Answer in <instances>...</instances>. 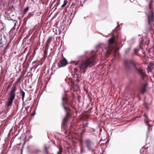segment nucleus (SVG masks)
<instances>
[{"mask_svg": "<svg viewBox=\"0 0 154 154\" xmlns=\"http://www.w3.org/2000/svg\"><path fill=\"white\" fill-rule=\"evenodd\" d=\"M9 88H8L7 87V90L8 91Z\"/></svg>", "mask_w": 154, "mask_h": 154, "instance_id": "35", "label": "nucleus"}, {"mask_svg": "<svg viewBox=\"0 0 154 154\" xmlns=\"http://www.w3.org/2000/svg\"><path fill=\"white\" fill-rule=\"evenodd\" d=\"M8 46H6V48H7L8 47Z\"/></svg>", "mask_w": 154, "mask_h": 154, "instance_id": "39", "label": "nucleus"}, {"mask_svg": "<svg viewBox=\"0 0 154 154\" xmlns=\"http://www.w3.org/2000/svg\"><path fill=\"white\" fill-rule=\"evenodd\" d=\"M123 65L125 69L130 70L133 68L134 71L139 73L142 79H143L145 75V73L143 70L141 69L140 66L134 60H125L124 61Z\"/></svg>", "mask_w": 154, "mask_h": 154, "instance_id": "2", "label": "nucleus"}, {"mask_svg": "<svg viewBox=\"0 0 154 154\" xmlns=\"http://www.w3.org/2000/svg\"><path fill=\"white\" fill-rule=\"evenodd\" d=\"M2 47V46L0 47V48Z\"/></svg>", "mask_w": 154, "mask_h": 154, "instance_id": "40", "label": "nucleus"}, {"mask_svg": "<svg viewBox=\"0 0 154 154\" xmlns=\"http://www.w3.org/2000/svg\"><path fill=\"white\" fill-rule=\"evenodd\" d=\"M62 106L63 108L65 105H68V106H72V101H69V98L67 97L65 94L62 97Z\"/></svg>", "mask_w": 154, "mask_h": 154, "instance_id": "5", "label": "nucleus"}, {"mask_svg": "<svg viewBox=\"0 0 154 154\" xmlns=\"http://www.w3.org/2000/svg\"><path fill=\"white\" fill-rule=\"evenodd\" d=\"M11 86V84H10V85H9L8 86V88H10Z\"/></svg>", "mask_w": 154, "mask_h": 154, "instance_id": "32", "label": "nucleus"}, {"mask_svg": "<svg viewBox=\"0 0 154 154\" xmlns=\"http://www.w3.org/2000/svg\"><path fill=\"white\" fill-rule=\"evenodd\" d=\"M68 64L67 60L64 57L60 60L57 63L58 66L59 68L63 67Z\"/></svg>", "mask_w": 154, "mask_h": 154, "instance_id": "8", "label": "nucleus"}, {"mask_svg": "<svg viewBox=\"0 0 154 154\" xmlns=\"http://www.w3.org/2000/svg\"><path fill=\"white\" fill-rule=\"evenodd\" d=\"M85 145L87 148L88 150H91L92 149V143L91 141L88 139H86L85 140Z\"/></svg>", "mask_w": 154, "mask_h": 154, "instance_id": "9", "label": "nucleus"}, {"mask_svg": "<svg viewBox=\"0 0 154 154\" xmlns=\"http://www.w3.org/2000/svg\"><path fill=\"white\" fill-rule=\"evenodd\" d=\"M69 119V118L65 116L62 121L61 128L65 131L67 130L68 129L67 124Z\"/></svg>", "mask_w": 154, "mask_h": 154, "instance_id": "6", "label": "nucleus"}, {"mask_svg": "<svg viewBox=\"0 0 154 154\" xmlns=\"http://www.w3.org/2000/svg\"><path fill=\"white\" fill-rule=\"evenodd\" d=\"M111 51L109 50H108L106 52V56L108 57L109 55L111 54Z\"/></svg>", "mask_w": 154, "mask_h": 154, "instance_id": "22", "label": "nucleus"}, {"mask_svg": "<svg viewBox=\"0 0 154 154\" xmlns=\"http://www.w3.org/2000/svg\"><path fill=\"white\" fill-rule=\"evenodd\" d=\"M82 149H81V153H82Z\"/></svg>", "mask_w": 154, "mask_h": 154, "instance_id": "36", "label": "nucleus"}, {"mask_svg": "<svg viewBox=\"0 0 154 154\" xmlns=\"http://www.w3.org/2000/svg\"><path fill=\"white\" fill-rule=\"evenodd\" d=\"M62 153V149H59V150L57 154H61Z\"/></svg>", "mask_w": 154, "mask_h": 154, "instance_id": "28", "label": "nucleus"}, {"mask_svg": "<svg viewBox=\"0 0 154 154\" xmlns=\"http://www.w3.org/2000/svg\"><path fill=\"white\" fill-rule=\"evenodd\" d=\"M52 40V36H50L48 38L45 44V46H46V48H48L49 47L48 45L51 42Z\"/></svg>", "mask_w": 154, "mask_h": 154, "instance_id": "11", "label": "nucleus"}, {"mask_svg": "<svg viewBox=\"0 0 154 154\" xmlns=\"http://www.w3.org/2000/svg\"><path fill=\"white\" fill-rule=\"evenodd\" d=\"M68 2L67 0H65L64 1L63 4L61 6V7L63 8L67 4Z\"/></svg>", "mask_w": 154, "mask_h": 154, "instance_id": "18", "label": "nucleus"}, {"mask_svg": "<svg viewBox=\"0 0 154 154\" xmlns=\"http://www.w3.org/2000/svg\"><path fill=\"white\" fill-rule=\"evenodd\" d=\"M115 38L114 36L112 35V36L109 39V45H112L115 42Z\"/></svg>", "mask_w": 154, "mask_h": 154, "instance_id": "13", "label": "nucleus"}, {"mask_svg": "<svg viewBox=\"0 0 154 154\" xmlns=\"http://www.w3.org/2000/svg\"><path fill=\"white\" fill-rule=\"evenodd\" d=\"M88 123H86L85 124H83L82 125V127L83 128H85L88 127Z\"/></svg>", "mask_w": 154, "mask_h": 154, "instance_id": "24", "label": "nucleus"}, {"mask_svg": "<svg viewBox=\"0 0 154 154\" xmlns=\"http://www.w3.org/2000/svg\"><path fill=\"white\" fill-rule=\"evenodd\" d=\"M29 8L28 7H27L24 10L23 13L24 14H25L26 13L27 11L28 10Z\"/></svg>", "mask_w": 154, "mask_h": 154, "instance_id": "23", "label": "nucleus"}, {"mask_svg": "<svg viewBox=\"0 0 154 154\" xmlns=\"http://www.w3.org/2000/svg\"><path fill=\"white\" fill-rule=\"evenodd\" d=\"M134 54H137L138 53V51L137 50V49L136 48H135L134 50Z\"/></svg>", "mask_w": 154, "mask_h": 154, "instance_id": "26", "label": "nucleus"}, {"mask_svg": "<svg viewBox=\"0 0 154 154\" xmlns=\"http://www.w3.org/2000/svg\"><path fill=\"white\" fill-rule=\"evenodd\" d=\"M152 0H151L149 5V11L146 12L145 13L147 16V22L148 24L149 27L147 29L151 30L152 24L154 23V13L152 10Z\"/></svg>", "mask_w": 154, "mask_h": 154, "instance_id": "3", "label": "nucleus"}, {"mask_svg": "<svg viewBox=\"0 0 154 154\" xmlns=\"http://www.w3.org/2000/svg\"><path fill=\"white\" fill-rule=\"evenodd\" d=\"M85 129L83 128V129L82 132L81 133V134H82L83 133L85 132Z\"/></svg>", "mask_w": 154, "mask_h": 154, "instance_id": "31", "label": "nucleus"}, {"mask_svg": "<svg viewBox=\"0 0 154 154\" xmlns=\"http://www.w3.org/2000/svg\"><path fill=\"white\" fill-rule=\"evenodd\" d=\"M21 93L22 94V100L23 101L24 100V99L25 97V93L23 91V90H22L21 91Z\"/></svg>", "mask_w": 154, "mask_h": 154, "instance_id": "17", "label": "nucleus"}, {"mask_svg": "<svg viewBox=\"0 0 154 154\" xmlns=\"http://www.w3.org/2000/svg\"><path fill=\"white\" fill-rule=\"evenodd\" d=\"M74 119H73V121L70 123V129L71 131H76V129L75 128V126L74 124V123L73 122Z\"/></svg>", "mask_w": 154, "mask_h": 154, "instance_id": "12", "label": "nucleus"}, {"mask_svg": "<svg viewBox=\"0 0 154 154\" xmlns=\"http://www.w3.org/2000/svg\"><path fill=\"white\" fill-rule=\"evenodd\" d=\"M40 152H41V151L38 149H35V150H32L31 152L32 153L35 154H37Z\"/></svg>", "mask_w": 154, "mask_h": 154, "instance_id": "14", "label": "nucleus"}, {"mask_svg": "<svg viewBox=\"0 0 154 154\" xmlns=\"http://www.w3.org/2000/svg\"><path fill=\"white\" fill-rule=\"evenodd\" d=\"M65 134H69L68 131H66L65 132Z\"/></svg>", "mask_w": 154, "mask_h": 154, "instance_id": "30", "label": "nucleus"}, {"mask_svg": "<svg viewBox=\"0 0 154 154\" xmlns=\"http://www.w3.org/2000/svg\"><path fill=\"white\" fill-rule=\"evenodd\" d=\"M148 86V83L146 82L140 87L139 91L142 94H143L147 91V88Z\"/></svg>", "mask_w": 154, "mask_h": 154, "instance_id": "7", "label": "nucleus"}, {"mask_svg": "<svg viewBox=\"0 0 154 154\" xmlns=\"http://www.w3.org/2000/svg\"><path fill=\"white\" fill-rule=\"evenodd\" d=\"M34 115V114H32V116H33Z\"/></svg>", "mask_w": 154, "mask_h": 154, "instance_id": "38", "label": "nucleus"}, {"mask_svg": "<svg viewBox=\"0 0 154 154\" xmlns=\"http://www.w3.org/2000/svg\"><path fill=\"white\" fill-rule=\"evenodd\" d=\"M60 1H57V2L56 3V4H55V5H54V7H56L55 8V9H54V10H55L57 8V6H58L60 4Z\"/></svg>", "mask_w": 154, "mask_h": 154, "instance_id": "19", "label": "nucleus"}, {"mask_svg": "<svg viewBox=\"0 0 154 154\" xmlns=\"http://www.w3.org/2000/svg\"><path fill=\"white\" fill-rule=\"evenodd\" d=\"M3 115H4L3 117H5L4 116H5V114H3Z\"/></svg>", "mask_w": 154, "mask_h": 154, "instance_id": "37", "label": "nucleus"}, {"mask_svg": "<svg viewBox=\"0 0 154 154\" xmlns=\"http://www.w3.org/2000/svg\"><path fill=\"white\" fill-rule=\"evenodd\" d=\"M48 48L49 47H48V48H46V46H45V49L44 51V57H45V58H46V56L48 52Z\"/></svg>", "mask_w": 154, "mask_h": 154, "instance_id": "15", "label": "nucleus"}, {"mask_svg": "<svg viewBox=\"0 0 154 154\" xmlns=\"http://www.w3.org/2000/svg\"><path fill=\"white\" fill-rule=\"evenodd\" d=\"M144 116H145V119L147 120V119H148L147 116V115H146V114H144Z\"/></svg>", "mask_w": 154, "mask_h": 154, "instance_id": "29", "label": "nucleus"}, {"mask_svg": "<svg viewBox=\"0 0 154 154\" xmlns=\"http://www.w3.org/2000/svg\"><path fill=\"white\" fill-rule=\"evenodd\" d=\"M17 90L16 84H14L11 89L9 93L10 97L8 99V102L6 104L8 107L11 106L15 96V92Z\"/></svg>", "mask_w": 154, "mask_h": 154, "instance_id": "4", "label": "nucleus"}, {"mask_svg": "<svg viewBox=\"0 0 154 154\" xmlns=\"http://www.w3.org/2000/svg\"><path fill=\"white\" fill-rule=\"evenodd\" d=\"M94 51L91 52L92 56L89 58H87L86 60L82 61L81 63L79 64V67L80 70L79 72H78V69L77 68L74 69V74L76 76V81L77 82H80L82 79V73H84L87 69V67L88 66H90L94 64L95 59L96 58L95 54L94 53Z\"/></svg>", "mask_w": 154, "mask_h": 154, "instance_id": "1", "label": "nucleus"}, {"mask_svg": "<svg viewBox=\"0 0 154 154\" xmlns=\"http://www.w3.org/2000/svg\"><path fill=\"white\" fill-rule=\"evenodd\" d=\"M144 121H145V124L146 125H148L149 126V119H147H147H145Z\"/></svg>", "mask_w": 154, "mask_h": 154, "instance_id": "21", "label": "nucleus"}, {"mask_svg": "<svg viewBox=\"0 0 154 154\" xmlns=\"http://www.w3.org/2000/svg\"><path fill=\"white\" fill-rule=\"evenodd\" d=\"M45 149L46 151L47 154H49L48 151V148L46 146H45Z\"/></svg>", "mask_w": 154, "mask_h": 154, "instance_id": "25", "label": "nucleus"}, {"mask_svg": "<svg viewBox=\"0 0 154 154\" xmlns=\"http://www.w3.org/2000/svg\"><path fill=\"white\" fill-rule=\"evenodd\" d=\"M66 112V117L71 118L72 117V114L71 113V109L69 106H64L63 108Z\"/></svg>", "mask_w": 154, "mask_h": 154, "instance_id": "10", "label": "nucleus"}, {"mask_svg": "<svg viewBox=\"0 0 154 154\" xmlns=\"http://www.w3.org/2000/svg\"><path fill=\"white\" fill-rule=\"evenodd\" d=\"M131 47H129L127 48L126 50H125V53L126 54H128V53H129V52H130V50H131Z\"/></svg>", "mask_w": 154, "mask_h": 154, "instance_id": "16", "label": "nucleus"}, {"mask_svg": "<svg viewBox=\"0 0 154 154\" xmlns=\"http://www.w3.org/2000/svg\"><path fill=\"white\" fill-rule=\"evenodd\" d=\"M79 62V61L76 62H75L74 61H73L72 62H73V64H74L75 65H76L78 64Z\"/></svg>", "mask_w": 154, "mask_h": 154, "instance_id": "27", "label": "nucleus"}, {"mask_svg": "<svg viewBox=\"0 0 154 154\" xmlns=\"http://www.w3.org/2000/svg\"><path fill=\"white\" fill-rule=\"evenodd\" d=\"M80 143H81V144L82 145V140H81L80 141Z\"/></svg>", "mask_w": 154, "mask_h": 154, "instance_id": "34", "label": "nucleus"}, {"mask_svg": "<svg viewBox=\"0 0 154 154\" xmlns=\"http://www.w3.org/2000/svg\"><path fill=\"white\" fill-rule=\"evenodd\" d=\"M22 78V75L19 77L17 79V81L16 82V84H18L19 82L20 81L21 79Z\"/></svg>", "mask_w": 154, "mask_h": 154, "instance_id": "20", "label": "nucleus"}, {"mask_svg": "<svg viewBox=\"0 0 154 154\" xmlns=\"http://www.w3.org/2000/svg\"><path fill=\"white\" fill-rule=\"evenodd\" d=\"M2 43V42L1 39H0V44H1Z\"/></svg>", "mask_w": 154, "mask_h": 154, "instance_id": "33", "label": "nucleus"}]
</instances>
